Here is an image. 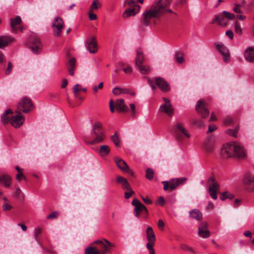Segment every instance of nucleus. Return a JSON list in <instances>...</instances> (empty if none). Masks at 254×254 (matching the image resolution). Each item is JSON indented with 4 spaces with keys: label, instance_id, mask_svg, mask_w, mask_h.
Wrapping results in <instances>:
<instances>
[{
    "label": "nucleus",
    "instance_id": "f257e3e1",
    "mask_svg": "<svg viewBox=\"0 0 254 254\" xmlns=\"http://www.w3.org/2000/svg\"><path fill=\"white\" fill-rule=\"evenodd\" d=\"M220 153L224 158L228 157L244 158L246 155L244 148L239 143L235 142L225 145L221 149Z\"/></svg>",
    "mask_w": 254,
    "mask_h": 254
},
{
    "label": "nucleus",
    "instance_id": "f03ea898",
    "mask_svg": "<svg viewBox=\"0 0 254 254\" xmlns=\"http://www.w3.org/2000/svg\"><path fill=\"white\" fill-rule=\"evenodd\" d=\"M159 2V1H155L150 9L143 13L141 18L145 25H148L152 18L159 19L162 15V13L165 11L164 5H166L168 3H164L160 5Z\"/></svg>",
    "mask_w": 254,
    "mask_h": 254
},
{
    "label": "nucleus",
    "instance_id": "7ed1b4c3",
    "mask_svg": "<svg viewBox=\"0 0 254 254\" xmlns=\"http://www.w3.org/2000/svg\"><path fill=\"white\" fill-rule=\"evenodd\" d=\"M91 135L93 139L87 144L94 145L103 142L105 138L106 134L104 129L103 127L102 124L100 122H95L92 127Z\"/></svg>",
    "mask_w": 254,
    "mask_h": 254
},
{
    "label": "nucleus",
    "instance_id": "20e7f679",
    "mask_svg": "<svg viewBox=\"0 0 254 254\" xmlns=\"http://www.w3.org/2000/svg\"><path fill=\"white\" fill-rule=\"evenodd\" d=\"M15 112L18 114L14 116H11L10 118L8 115L12 114L13 111L10 109L5 110L1 117V121L3 123L6 124L10 123L13 127L15 128L19 127L23 124L24 118L21 115L20 112L18 111Z\"/></svg>",
    "mask_w": 254,
    "mask_h": 254
},
{
    "label": "nucleus",
    "instance_id": "39448f33",
    "mask_svg": "<svg viewBox=\"0 0 254 254\" xmlns=\"http://www.w3.org/2000/svg\"><path fill=\"white\" fill-rule=\"evenodd\" d=\"M187 180V178L184 177L172 179L169 181H164L162 182L164 185L163 189L165 191H172L179 185L184 184Z\"/></svg>",
    "mask_w": 254,
    "mask_h": 254
},
{
    "label": "nucleus",
    "instance_id": "423d86ee",
    "mask_svg": "<svg viewBox=\"0 0 254 254\" xmlns=\"http://www.w3.org/2000/svg\"><path fill=\"white\" fill-rule=\"evenodd\" d=\"M146 238L148 242L146 244V248L149 251V254H155L153 246L156 241V236L152 227L149 226L146 230Z\"/></svg>",
    "mask_w": 254,
    "mask_h": 254
},
{
    "label": "nucleus",
    "instance_id": "0eeeda50",
    "mask_svg": "<svg viewBox=\"0 0 254 254\" xmlns=\"http://www.w3.org/2000/svg\"><path fill=\"white\" fill-rule=\"evenodd\" d=\"M92 244L98 245L97 248L98 251L99 252V254H106L109 252L110 248L114 247L113 243L105 239L96 240L93 242Z\"/></svg>",
    "mask_w": 254,
    "mask_h": 254
},
{
    "label": "nucleus",
    "instance_id": "6e6552de",
    "mask_svg": "<svg viewBox=\"0 0 254 254\" xmlns=\"http://www.w3.org/2000/svg\"><path fill=\"white\" fill-rule=\"evenodd\" d=\"M17 107L19 111L27 113L33 109L34 106L30 99L27 97H23L18 103Z\"/></svg>",
    "mask_w": 254,
    "mask_h": 254
},
{
    "label": "nucleus",
    "instance_id": "1a4fd4ad",
    "mask_svg": "<svg viewBox=\"0 0 254 254\" xmlns=\"http://www.w3.org/2000/svg\"><path fill=\"white\" fill-rule=\"evenodd\" d=\"M209 183L208 192L213 199L217 198V191L219 189V185L216 181L214 176H211L208 180Z\"/></svg>",
    "mask_w": 254,
    "mask_h": 254
},
{
    "label": "nucleus",
    "instance_id": "9d476101",
    "mask_svg": "<svg viewBox=\"0 0 254 254\" xmlns=\"http://www.w3.org/2000/svg\"><path fill=\"white\" fill-rule=\"evenodd\" d=\"M52 26L54 36L57 37L61 36L64 27V22L63 19L59 16L56 17L54 19Z\"/></svg>",
    "mask_w": 254,
    "mask_h": 254
},
{
    "label": "nucleus",
    "instance_id": "9b49d317",
    "mask_svg": "<svg viewBox=\"0 0 254 254\" xmlns=\"http://www.w3.org/2000/svg\"><path fill=\"white\" fill-rule=\"evenodd\" d=\"M28 42L30 45L29 47L34 53L38 54L40 52L42 48V44L37 36H31Z\"/></svg>",
    "mask_w": 254,
    "mask_h": 254
},
{
    "label": "nucleus",
    "instance_id": "f8f14e48",
    "mask_svg": "<svg viewBox=\"0 0 254 254\" xmlns=\"http://www.w3.org/2000/svg\"><path fill=\"white\" fill-rule=\"evenodd\" d=\"M177 130H175L177 138L178 140L183 139V136H185L188 138L190 137V135L188 131L183 127V123L177 121L175 125Z\"/></svg>",
    "mask_w": 254,
    "mask_h": 254
},
{
    "label": "nucleus",
    "instance_id": "ddd939ff",
    "mask_svg": "<svg viewBox=\"0 0 254 254\" xmlns=\"http://www.w3.org/2000/svg\"><path fill=\"white\" fill-rule=\"evenodd\" d=\"M131 204L135 206L133 212L136 217H138L140 213L143 211H144L146 214H148V211L146 207L137 199L134 198L132 200Z\"/></svg>",
    "mask_w": 254,
    "mask_h": 254
},
{
    "label": "nucleus",
    "instance_id": "4468645a",
    "mask_svg": "<svg viewBox=\"0 0 254 254\" xmlns=\"http://www.w3.org/2000/svg\"><path fill=\"white\" fill-rule=\"evenodd\" d=\"M195 109L197 113L200 115L202 118H204L209 115V110L206 107V104L204 100H199L197 101L195 105Z\"/></svg>",
    "mask_w": 254,
    "mask_h": 254
},
{
    "label": "nucleus",
    "instance_id": "2eb2a0df",
    "mask_svg": "<svg viewBox=\"0 0 254 254\" xmlns=\"http://www.w3.org/2000/svg\"><path fill=\"white\" fill-rule=\"evenodd\" d=\"M216 49L223 56V61L226 63H228L230 61V52L229 49L223 44L219 43L215 44Z\"/></svg>",
    "mask_w": 254,
    "mask_h": 254
},
{
    "label": "nucleus",
    "instance_id": "dca6fc26",
    "mask_svg": "<svg viewBox=\"0 0 254 254\" xmlns=\"http://www.w3.org/2000/svg\"><path fill=\"white\" fill-rule=\"evenodd\" d=\"M243 182L245 189L249 191L254 190V177L249 174L246 175L243 179Z\"/></svg>",
    "mask_w": 254,
    "mask_h": 254
},
{
    "label": "nucleus",
    "instance_id": "f3484780",
    "mask_svg": "<svg viewBox=\"0 0 254 254\" xmlns=\"http://www.w3.org/2000/svg\"><path fill=\"white\" fill-rule=\"evenodd\" d=\"M198 234L199 236L207 238H208L210 233L208 229V224L205 222H202L198 227Z\"/></svg>",
    "mask_w": 254,
    "mask_h": 254
},
{
    "label": "nucleus",
    "instance_id": "a211bd4d",
    "mask_svg": "<svg viewBox=\"0 0 254 254\" xmlns=\"http://www.w3.org/2000/svg\"><path fill=\"white\" fill-rule=\"evenodd\" d=\"M155 82L156 85L161 90V91L166 92L170 90L169 84L162 78L158 77L155 78Z\"/></svg>",
    "mask_w": 254,
    "mask_h": 254
},
{
    "label": "nucleus",
    "instance_id": "6ab92c4d",
    "mask_svg": "<svg viewBox=\"0 0 254 254\" xmlns=\"http://www.w3.org/2000/svg\"><path fill=\"white\" fill-rule=\"evenodd\" d=\"M87 49L90 53H95L97 52V44L96 37H92L90 41H86Z\"/></svg>",
    "mask_w": 254,
    "mask_h": 254
},
{
    "label": "nucleus",
    "instance_id": "aec40b11",
    "mask_svg": "<svg viewBox=\"0 0 254 254\" xmlns=\"http://www.w3.org/2000/svg\"><path fill=\"white\" fill-rule=\"evenodd\" d=\"M217 23L218 25L226 27L228 24V20L221 14L215 15L211 24Z\"/></svg>",
    "mask_w": 254,
    "mask_h": 254
},
{
    "label": "nucleus",
    "instance_id": "412c9836",
    "mask_svg": "<svg viewBox=\"0 0 254 254\" xmlns=\"http://www.w3.org/2000/svg\"><path fill=\"white\" fill-rule=\"evenodd\" d=\"M116 107L117 110L120 112H126L129 111L128 107L125 105V101L122 99H119L116 100Z\"/></svg>",
    "mask_w": 254,
    "mask_h": 254
},
{
    "label": "nucleus",
    "instance_id": "4be33fe9",
    "mask_svg": "<svg viewBox=\"0 0 254 254\" xmlns=\"http://www.w3.org/2000/svg\"><path fill=\"white\" fill-rule=\"evenodd\" d=\"M160 112L165 113L169 116H172L174 114V110L172 104H163L159 108Z\"/></svg>",
    "mask_w": 254,
    "mask_h": 254
},
{
    "label": "nucleus",
    "instance_id": "5701e85b",
    "mask_svg": "<svg viewBox=\"0 0 254 254\" xmlns=\"http://www.w3.org/2000/svg\"><path fill=\"white\" fill-rule=\"evenodd\" d=\"M244 56L247 61L251 63H254V48L248 47L245 51Z\"/></svg>",
    "mask_w": 254,
    "mask_h": 254
},
{
    "label": "nucleus",
    "instance_id": "b1692460",
    "mask_svg": "<svg viewBox=\"0 0 254 254\" xmlns=\"http://www.w3.org/2000/svg\"><path fill=\"white\" fill-rule=\"evenodd\" d=\"M115 162L118 167L124 172L128 170V166L122 159L119 157L115 158Z\"/></svg>",
    "mask_w": 254,
    "mask_h": 254
},
{
    "label": "nucleus",
    "instance_id": "393cba45",
    "mask_svg": "<svg viewBox=\"0 0 254 254\" xmlns=\"http://www.w3.org/2000/svg\"><path fill=\"white\" fill-rule=\"evenodd\" d=\"M14 39L8 36H0V48L6 46L12 42Z\"/></svg>",
    "mask_w": 254,
    "mask_h": 254
},
{
    "label": "nucleus",
    "instance_id": "a878e982",
    "mask_svg": "<svg viewBox=\"0 0 254 254\" xmlns=\"http://www.w3.org/2000/svg\"><path fill=\"white\" fill-rule=\"evenodd\" d=\"M21 22V19L19 16H17L15 18H11L10 26L12 30L14 32H16L17 28L16 27V26L20 24Z\"/></svg>",
    "mask_w": 254,
    "mask_h": 254
},
{
    "label": "nucleus",
    "instance_id": "bb28decb",
    "mask_svg": "<svg viewBox=\"0 0 254 254\" xmlns=\"http://www.w3.org/2000/svg\"><path fill=\"white\" fill-rule=\"evenodd\" d=\"M98 152L101 157H105L110 153V148L107 145H102L100 146Z\"/></svg>",
    "mask_w": 254,
    "mask_h": 254
},
{
    "label": "nucleus",
    "instance_id": "cd10ccee",
    "mask_svg": "<svg viewBox=\"0 0 254 254\" xmlns=\"http://www.w3.org/2000/svg\"><path fill=\"white\" fill-rule=\"evenodd\" d=\"M138 11V9H135V8H127L123 12L122 16L125 18H127L130 16H134Z\"/></svg>",
    "mask_w": 254,
    "mask_h": 254
},
{
    "label": "nucleus",
    "instance_id": "c85d7f7f",
    "mask_svg": "<svg viewBox=\"0 0 254 254\" xmlns=\"http://www.w3.org/2000/svg\"><path fill=\"white\" fill-rule=\"evenodd\" d=\"M144 61V57L143 53L141 51H137L136 57L135 58V65L141 64Z\"/></svg>",
    "mask_w": 254,
    "mask_h": 254
},
{
    "label": "nucleus",
    "instance_id": "c756f323",
    "mask_svg": "<svg viewBox=\"0 0 254 254\" xmlns=\"http://www.w3.org/2000/svg\"><path fill=\"white\" fill-rule=\"evenodd\" d=\"M190 216L191 218L200 220L202 218V214L200 211L195 209L190 212Z\"/></svg>",
    "mask_w": 254,
    "mask_h": 254
},
{
    "label": "nucleus",
    "instance_id": "7c9ffc66",
    "mask_svg": "<svg viewBox=\"0 0 254 254\" xmlns=\"http://www.w3.org/2000/svg\"><path fill=\"white\" fill-rule=\"evenodd\" d=\"M0 183L4 184L6 187L10 186L11 184V178L7 175H2L0 176Z\"/></svg>",
    "mask_w": 254,
    "mask_h": 254
},
{
    "label": "nucleus",
    "instance_id": "2f4dec72",
    "mask_svg": "<svg viewBox=\"0 0 254 254\" xmlns=\"http://www.w3.org/2000/svg\"><path fill=\"white\" fill-rule=\"evenodd\" d=\"M155 1H159L160 2L159 3L160 5H162V4H164V3H167H167H167L166 5H164L165 6V7H164L165 11L162 13V15L167 12H169V13L173 12L171 9L167 8L168 6L171 3V0H155Z\"/></svg>",
    "mask_w": 254,
    "mask_h": 254
},
{
    "label": "nucleus",
    "instance_id": "473e14b6",
    "mask_svg": "<svg viewBox=\"0 0 254 254\" xmlns=\"http://www.w3.org/2000/svg\"><path fill=\"white\" fill-rule=\"evenodd\" d=\"M128 5L130 6V8H135V9H137L138 11H139L140 7L139 5L136 4L134 0H126L124 1V5Z\"/></svg>",
    "mask_w": 254,
    "mask_h": 254
},
{
    "label": "nucleus",
    "instance_id": "72a5a7b5",
    "mask_svg": "<svg viewBox=\"0 0 254 254\" xmlns=\"http://www.w3.org/2000/svg\"><path fill=\"white\" fill-rule=\"evenodd\" d=\"M85 254H99L96 247H88L85 250Z\"/></svg>",
    "mask_w": 254,
    "mask_h": 254
},
{
    "label": "nucleus",
    "instance_id": "f704fd0d",
    "mask_svg": "<svg viewBox=\"0 0 254 254\" xmlns=\"http://www.w3.org/2000/svg\"><path fill=\"white\" fill-rule=\"evenodd\" d=\"M140 70V72L143 74H147L150 71V68L147 65H143L141 64L136 66Z\"/></svg>",
    "mask_w": 254,
    "mask_h": 254
},
{
    "label": "nucleus",
    "instance_id": "c9c22d12",
    "mask_svg": "<svg viewBox=\"0 0 254 254\" xmlns=\"http://www.w3.org/2000/svg\"><path fill=\"white\" fill-rule=\"evenodd\" d=\"M100 7H101V4L99 2V0H93L90 7V11L92 12L94 10L97 9Z\"/></svg>",
    "mask_w": 254,
    "mask_h": 254
},
{
    "label": "nucleus",
    "instance_id": "e433bc0d",
    "mask_svg": "<svg viewBox=\"0 0 254 254\" xmlns=\"http://www.w3.org/2000/svg\"><path fill=\"white\" fill-rule=\"evenodd\" d=\"M111 139L116 146H118L120 145L119 135L116 132H115V133L111 136Z\"/></svg>",
    "mask_w": 254,
    "mask_h": 254
},
{
    "label": "nucleus",
    "instance_id": "4c0bfd02",
    "mask_svg": "<svg viewBox=\"0 0 254 254\" xmlns=\"http://www.w3.org/2000/svg\"><path fill=\"white\" fill-rule=\"evenodd\" d=\"M234 197V195L233 194H231L227 191H225L221 193L220 198L222 200H224L227 198L232 199Z\"/></svg>",
    "mask_w": 254,
    "mask_h": 254
},
{
    "label": "nucleus",
    "instance_id": "58836bf2",
    "mask_svg": "<svg viewBox=\"0 0 254 254\" xmlns=\"http://www.w3.org/2000/svg\"><path fill=\"white\" fill-rule=\"evenodd\" d=\"M154 172L151 168H148L146 170L145 177L148 180H151L153 178Z\"/></svg>",
    "mask_w": 254,
    "mask_h": 254
},
{
    "label": "nucleus",
    "instance_id": "ea45409f",
    "mask_svg": "<svg viewBox=\"0 0 254 254\" xmlns=\"http://www.w3.org/2000/svg\"><path fill=\"white\" fill-rule=\"evenodd\" d=\"M235 32L239 35L242 34V29L238 21H236L235 23Z\"/></svg>",
    "mask_w": 254,
    "mask_h": 254
},
{
    "label": "nucleus",
    "instance_id": "a19ab883",
    "mask_svg": "<svg viewBox=\"0 0 254 254\" xmlns=\"http://www.w3.org/2000/svg\"><path fill=\"white\" fill-rule=\"evenodd\" d=\"M222 13L224 15L225 17L231 20L234 19L235 15L233 13H230L227 11H223Z\"/></svg>",
    "mask_w": 254,
    "mask_h": 254
},
{
    "label": "nucleus",
    "instance_id": "79ce46f5",
    "mask_svg": "<svg viewBox=\"0 0 254 254\" xmlns=\"http://www.w3.org/2000/svg\"><path fill=\"white\" fill-rule=\"evenodd\" d=\"M226 133L232 136L236 137L237 136V134L238 132V130L237 128L235 129H229L226 130Z\"/></svg>",
    "mask_w": 254,
    "mask_h": 254
},
{
    "label": "nucleus",
    "instance_id": "37998d69",
    "mask_svg": "<svg viewBox=\"0 0 254 254\" xmlns=\"http://www.w3.org/2000/svg\"><path fill=\"white\" fill-rule=\"evenodd\" d=\"M235 7L233 8V10L236 13H241L242 11L241 10L242 5L240 4H234Z\"/></svg>",
    "mask_w": 254,
    "mask_h": 254
},
{
    "label": "nucleus",
    "instance_id": "c03bdc74",
    "mask_svg": "<svg viewBox=\"0 0 254 254\" xmlns=\"http://www.w3.org/2000/svg\"><path fill=\"white\" fill-rule=\"evenodd\" d=\"M176 61L179 64H182L184 61L185 59L183 57L181 56V54L180 53H177L176 54Z\"/></svg>",
    "mask_w": 254,
    "mask_h": 254
},
{
    "label": "nucleus",
    "instance_id": "a18cd8bd",
    "mask_svg": "<svg viewBox=\"0 0 254 254\" xmlns=\"http://www.w3.org/2000/svg\"><path fill=\"white\" fill-rule=\"evenodd\" d=\"M122 94H127L132 96L135 95V92L127 88H122Z\"/></svg>",
    "mask_w": 254,
    "mask_h": 254
},
{
    "label": "nucleus",
    "instance_id": "49530a36",
    "mask_svg": "<svg viewBox=\"0 0 254 254\" xmlns=\"http://www.w3.org/2000/svg\"><path fill=\"white\" fill-rule=\"evenodd\" d=\"M192 123L193 125L198 127L203 126V123L200 120H193L192 121Z\"/></svg>",
    "mask_w": 254,
    "mask_h": 254
},
{
    "label": "nucleus",
    "instance_id": "de8ad7c7",
    "mask_svg": "<svg viewBox=\"0 0 254 254\" xmlns=\"http://www.w3.org/2000/svg\"><path fill=\"white\" fill-rule=\"evenodd\" d=\"M80 86V85L77 84L73 88V92L75 97H78V92L81 89V88H79Z\"/></svg>",
    "mask_w": 254,
    "mask_h": 254
},
{
    "label": "nucleus",
    "instance_id": "09e8293b",
    "mask_svg": "<svg viewBox=\"0 0 254 254\" xmlns=\"http://www.w3.org/2000/svg\"><path fill=\"white\" fill-rule=\"evenodd\" d=\"M12 68V64L11 62H8L7 64V67L5 70V74L8 75L10 73Z\"/></svg>",
    "mask_w": 254,
    "mask_h": 254
},
{
    "label": "nucleus",
    "instance_id": "8fccbe9b",
    "mask_svg": "<svg viewBox=\"0 0 254 254\" xmlns=\"http://www.w3.org/2000/svg\"><path fill=\"white\" fill-rule=\"evenodd\" d=\"M12 208L11 205L5 202L2 205V209L3 211L10 210Z\"/></svg>",
    "mask_w": 254,
    "mask_h": 254
},
{
    "label": "nucleus",
    "instance_id": "3c124183",
    "mask_svg": "<svg viewBox=\"0 0 254 254\" xmlns=\"http://www.w3.org/2000/svg\"><path fill=\"white\" fill-rule=\"evenodd\" d=\"M128 192H125V197L126 199H128L134 193V191L132 190H128Z\"/></svg>",
    "mask_w": 254,
    "mask_h": 254
},
{
    "label": "nucleus",
    "instance_id": "603ef678",
    "mask_svg": "<svg viewBox=\"0 0 254 254\" xmlns=\"http://www.w3.org/2000/svg\"><path fill=\"white\" fill-rule=\"evenodd\" d=\"M113 93L115 95H119L122 94V88L115 87L113 89Z\"/></svg>",
    "mask_w": 254,
    "mask_h": 254
},
{
    "label": "nucleus",
    "instance_id": "864d4df0",
    "mask_svg": "<svg viewBox=\"0 0 254 254\" xmlns=\"http://www.w3.org/2000/svg\"><path fill=\"white\" fill-rule=\"evenodd\" d=\"M122 188L123 189H126L127 190L131 189L129 183L127 182V180H126L122 184Z\"/></svg>",
    "mask_w": 254,
    "mask_h": 254
},
{
    "label": "nucleus",
    "instance_id": "5fc2aeb1",
    "mask_svg": "<svg viewBox=\"0 0 254 254\" xmlns=\"http://www.w3.org/2000/svg\"><path fill=\"white\" fill-rule=\"evenodd\" d=\"M41 233V230L39 228H37L34 231L35 239L37 241H39L38 235Z\"/></svg>",
    "mask_w": 254,
    "mask_h": 254
},
{
    "label": "nucleus",
    "instance_id": "6e6d98bb",
    "mask_svg": "<svg viewBox=\"0 0 254 254\" xmlns=\"http://www.w3.org/2000/svg\"><path fill=\"white\" fill-rule=\"evenodd\" d=\"M22 178L25 181L27 180L26 177L25 176L22 174V172H19L16 176V179L18 181L20 182L21 180V178Z\"/></svg>",
    "mask_w": 254,
    "mask_h": 254
},
{
    "label": "nucleus",
    "instance_id": "4d7b16f0",
    "mask_svg": "<svg viewBox=\"0 0 254 254\" xmlns=\"http://www.w3.org/2000/svg\"><path fill=\"white\" fill-rule=\"evenodd\" d=\"M58 213L57 212H53L50 214H49L47 217V219H52L54 218H56L58 217Z\"/></svg>",
    "mask_w": 254,
    "mask_h": 254
},
{
    "label": "nucleus",
    "instance_id": "13d9d810",
    "mask_svg": "<svg viewBox=\"0 0 254 254\" xmlns=\"http://www.w3.org/2000/svg\"><path fill=\"white\" fill-rule=\"evenodd\" d=\"M68 64L70 67H75L76 64L75 58H73L71 59H70L68 62Z\"/></svg>",
    "mask_w": 254,
    "mask_h": 254
},
{
    "label": "nucleus",
    "instance_id": "bf43d9fd",
    "mask_svg": "<svg viewBox=\"0 0 254 254\" xmlns=\"http://www.w3.org/2000/svg\"><path fill=\"white\" fill-rule=\"evenodd\" d=\"M130 107L131 108V111H132V113H131L132 116L133 117H134L136 114V111L135 110V105L134 104L132 103V104H130Z\"/></svg>",
    "mask_w": 254,
    "mask_h": 254
},
{
    "label": "nucleus",
    "instance_id": "052dcab7",
    "mask_svg": "<svg viewBox=\"0 0 254 254\" xmlns=\"http://www.w3.org/2000/svg\"><path fill=\"white\" fill-rule=\"evenodd\" d=\"M103 87V83L100 82L98 86H95L93 87V91L94 93H96L98 91V89H101Z\"/></svg>",
    "mask_w": 254,
    "mask_h": 254
},
{
    "label": "nucleus",
    "instance_id": "680f3d73",
    "mask_svg": "<svg viewBox=\"0 0 254 254\" xmlns=\"http://www.w3.org/2000/svg\"><path fill=\"white\" fill-rule=\"evenodd\" d=\"M226 35L230 39H233L234 38L233 32L231 30H228L226 31Z\"/></svg>",
    "mask_w": 254,
    "mask_h": 254
},
{
    "label": "nucleus",
    "instance_id": "e2e57ef3",
    "mask_svg": "<svg viewBox=\"0 0 254 254\" xmlns=\"http://www.w3.org/2000/svg\"><path fill=\"white\" fill-rule=\"evenodd\" d=\"M141 198L142 200L146 204H151L152 202L151 200H150L148 196H146V197L141 196Z\"/></svg>",
    "mask_w": 254,
    "mask_h": 254
},
{
    "label": "nucleus",
    "instance_id": "0e129e2a",
    "mask_svg": "<svg viewBox=\"0 0 254 254\" xmlns=\"http://www.w3.org/2000/svg\"><path fill=\"white\" fill-rule=\"evenodd\" d=\"M217 129V127L214 125H210L208 127L207 132H212Z\"/></svg>",
    "mask_w": 254,
    "mask_h": 254
},
{
    "label": "nucleus",
    "instance_id": "69168bd1",
    "mask_svg": "<svg viewBox=\"0 0 254 254\" xmlns=\"http://www.w3.org/2000/svg\"><path fill=\"white\" fill-rule=\"evenodd\" d=\"M232 123V119L230 117L226 118L224 121V124L226 126L230 125Z\"/></svg>",
    "mask_w": 254,
    "mask_h": 254
},
{
    "label": "nucleus",
    "instance_id": "338daca9",
    "mask_svg": "<svg viewBox=\"0 0 254 254\" xmlns=\"http://www.w3.org/2000/svg\"><path fill=\"white\" fill-rule=\"evenodd\" d=\"M127 179L123 177L118 176L117 178V182L118 183L123 184Z\"/></svg>",
    "mask_w": 254,
    "mask_h": 254
},
{
    "label": "nucleus",
    "instance_id": "774afa93",
    "mask_svg": "<svg viewBox=\"0 0 254 254\" xmlns=\"http://www.w3.org/2000/svg\"><path fill=\"white\" fill-rule=\"evenodd\" d=\"M89 18L90 20H95L97 19V17L96 14L91 12L89 14Z\"/></svg>",
    "mask_w": 254,
    "mask_h": 254
}]
</instances>
